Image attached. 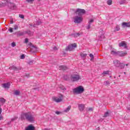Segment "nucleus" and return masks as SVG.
I'll return each mask as SVG.
<instances>
[{"instance_id": "7c9ffc66", "label": "nucleus", "mask_w": 130, "mask_h": 130, "mask_svg": "<svg viewBox=\"0 0 130 130\" xmlns=\"http://www.w3.org/2000/svg\"><path fill=\"white\" fill-rule=\"evenodd\" d=\"M89 56L91 57L90 60H93V59H94V55L92 54H89Z\"/></svg>"}, {"instance_id": "8fccbe9b", "label": "nucleus", "mask_w": 130, "mask_h": 130, "mask_svg": "<svg viewBox=\"0 0 130 130\" xmlns=\"http://www.w3.org/2000/svg\"><path fill=\"white\" fill-rule=\"evenodd\" d=\"M56 114H57V115H59V114H60V112L59 111H56L55 112Z\"/></svg>"}, {"instance_id": "5fc2aeb1", "label": "nucleus", "mask_w": 130, "mask_h": 130, "mask_svg": "<svg viewBox=\"0 0 130 130\" xmlns=\"http://www.w3.org/2000/svg\"><path fill=\"white\" fill-rule=\"evenodd\" d=\"M14 23V21L13 20L10 21V24H13Z\"/></svg>"}, {"instance_id": "7ed1b4c3", "label": "nucleus", "mask_w": 130, "mask_h": 130, "mask_svg": "<svg viewBox=\"0 0 130 130\" xmlns=\"http://www.w3.org/2000/svg\"><path fill=\"white\" fill-rule=\"evenodd\" d=\"M84 91L85 89H84L82 86H79L73 89V93L75 94H82Z\"/></svg>"}, {"instance_id": "79ce46f5", "label": "nucleus", "mask_w": 130, "mask_h": 130, "mask_svg": "<svg viewBox=\"0 0 130 130\" xmlns=\"http://www.w3.org/2000/svg\"><path fill=\"white\" fill-rule=\"evenodd\" d=\"M93 22H94V20L93 19H90L88 22V24H91V23H93Z\"/></svg>"}, {"instance_id": "3c124183", "label": "nucleus", "mask_w": 130, "mask_h": 130, "mask_svg": "<svg viewBox=\"0 0 130 130\" xmlns=\"http://www.w3.org/2000/svg\"><path fill=\"white\" fill-rule=\"evenodd\" d=\"M25 77H27V78H29V77H30V74H25Z\"/></svg>"}, {"instance_id": "412c9836", "label": "nucleus", "mask_w": 130, "mask_h": 130, "mask_svg": "<svg viewBox=\"0 0 130 130\" xmlns=\"http://www.w3.org/2000/svg\"><path fill=\"white\" fill-rule=\"evenodd\" d=\"M23 35H25L24 31V32L18 31L17 32V36H23Z\"/></svg>"}, {"instance_id": "f03ea898", "label": "nucleus", "mask_w": 130, "mask_h": 130, "mask_svg": "<svg viewBox=\"0 0 130 130\" xmlns=\"http://www.w3.org/2000/svg\"><path fill=\"white\" fill-rule=\"evenodd\" d=\"M21 119L22 120L26 119L28 121L32 122L34 121V117H33V115H31L30 113H25L21 114Z\"/></svg>"}, {"instance_id": "603ef678", "label": "nucleus", "mask_w": 130, "mask_h": 130, "mask_svg": "<svg viewBox=\"0 0 130 130\" xmlns=\"http://www.w3.org/2000/svg\"><path fill=\"white\" fill-rule=\"evenodd\" d=\"M33 62H34V61L32 60V61H30L29 62V64H32L33 63Z\"/></svg>"}, {"instance_id": "09e8293b", "label": "nucleus", "mask_w": 130, "mask_h": 130, "mask_svg": "<svg viewBox=\"0 0 130 130\" xmlns=\"http://www.w3.org/2000/svg\"><path fill=\"white\" fill-rule=\"evenodd\" d=\"M18 27L17 25L14 26V30H17L18 29Z\"/></svg>"}, {"instance_id": "13d9d810", "label": "nucleus", "mask_w": 130, "mask_h": 130, "mask_svg": "<svg viewBox=\"0 0 130 130\" xmlns=\"http://www.w3.org/2000/svg\"><path fill=\"white\" fill-rule=\"evenodd\" d=\"M126 67H127V66H128V64H126Z\"/></svg>"}, {"instance_id": "20e7f679", "label": "nucleus", "mask_w": 130, "mask_h": 130, "mask_svg": "<svg viewBox=\"0 0 130 130\" xmlns=\"http://www.w3.org/2000/svg\"><path fill=\"white\" fill-rule=\"evenodd\" d=\"M79 80H81V76L77 74L71 75V80L72 82H78Z\"/></svg>"}, {"instance_id": "cd10ccee", "label": "nucleus", "mask_w": 130, "mask_h": 130, "mask_svg": "<svg viewBox=\"0 0 130 130\" xmlns=\"http://www.w3.org/2000/svg\"><path fill=\"white\" fill-rule=\"evenodd\" d=\"M109 116V112H106L103 116V117H108Z\"/></svg>"}, {"instance_id": "6e6552de", "label": "nucleus", "mask_w": 130, "mask_h": 130, "mask_svg": "<svg viewBox=\"0 0 130 130\" xmlns=\"http://www.w3.org/2000/svg\"><path fill=\"white\" fill-rule=\"evenodd\" d=\"M119 47H123V48H127V44L125 41H122L118 44Z\"/></svg>"}, {"instance_id": "1a4fd4ad", "label": "nucleus", "mask_w": 130, "mask_h": 130, "mask_svg": "<svg viewBox=\"0 0 130 130\" xmlns=\"http://www.w3.org/2000/svg\"><path fill=\"white\" fill-rule=\"evenodd\" d=\"M62 97H63V95L60 94L59 98H54L53 99V100L54 101H55V102H57V103H58V102H61V101H62Z\"/></svg>"}, {"instance_id": "2eb2a0df", "label": "nucleus", "mask_w": 130, "mask_h": 130, "mask_svg": "<svg viewBox=\"0 0 130 130\" xmlns=\"http://www.w3.org/2000/svg\"><path fill=\"white\" fill-rule=\"evenodd\" d=\"M35 127L32 125H28L26 128L25 130H35Z\"/></svg>"}, {"instance_id": "f3484780", "label": "nucleus", "mask_w": 130, "mask_h": 130, "mask_svg": "<svg viewBox=\"0 0 130 130\" xmlns=\"http://www.w3.org/2000/svg\"><path fill=\"white\" fill-rule=\"evenodd\" d=\"M111 54H113V55H118V51H116V50H114L111 51Z\"/></svg>"}, {"instance_id": "423d86ee", "label": "nucleus", "mask_w": 130, "mask_h": 130, "mask_svg": "<svg viewBox=\"0 0 130 130\" xmlns=\"http://www.w3.org/2000/svg\"><path fill=\"white\" fill-rule=\"evenodd\" d=\"M74 23L76 24H80L83 21V17L80 16H76L74 17Z\"/></svg>"}, {"instance_id": "f257e3e1", "label": "nucleus", "mask_w": 130, "mask_h": 130, "mask_svg": "<svg viewBox=\"0 0 130 130\" xmlns=\"http://www.w3.org/2000/svg\"><path fill=\"white\" fill-rule=\"evenodd\" d=\"M6 6H8L11 10H15L16 8V5L14 3H11L10 1L4 0L0 3L1 7H6Z\"/></svg>"}, {"instance_id": "a18cd8bd", "label": "nucleus", "mask_w": 130, "mask_h": 130, "mask_svg": "<svg viewBox=\"0 0 130 130\" xmlns=\"http://www.w3.org/2000/svg\"><path fill=\"white\" fill-rule=\"evenodd\" d=\"M88 111H93V108H88Z\"/></svg>"}, {"instance_id": "b1692460", "label": "nucleus", "mask_w": 130, "mask_h": 130, "mask_svg": "<svg viewBox=\"0 0 130 130\" xmlns=\"http://www.w3.org/2000/svg\"><path fill=\"white\" fill-rule=\"evenodd\" d=\"M14 95L16 96H19L20 95V91L19 90H15L14 93Z\"/></svg>"}, {"instance_id": "c85d7f7f", "label": "nucleus", "mask_w": 130, "mask_h": 130, "mask_svg": "<svg viewBox=\"0 0 130 130\" xmlns=\"http://www.w3.org/2000/svg\"><path fill=\"white\" fill-rule=\"evenodd\" d=\"M107 4L109 6H111L112 5V0H109L107 1Z\"/></svg>"}, {"instance_id": "f704fd0d", "label": "nucleus", "mask_w": 130, "mask_h": 130, "mask_svg": "<svg viewBox=\"0 0 130 130\" xmlns=\"http://www.w3.org/2000/svg\"><path fill=\"white\" fill-rule=\"evenodd\" d=\"M19 18H21V19H24V15L23 14H19Z\"/></svg>"}, {"instance_id": "4be33fe9", "label": "nucleus", "mask_w": 130, "mask_h": 130, "mask_svg": "<svg viewBox=\"0 0 130 130\" xmlns=\"http://www.w3.org/2000/svg\"><path fill=\"white\" fill-rule=\"evenodd\" d=\"M41 24V21H40V20H38V21H37L36 24H35L34 25V27H36V26H39V25H40Z\"/></svg>"}, {"instance_id": "72a5a7b5", "label": "nucleus", "mask_w": 130, "mask_h": 130, "mask_svg": "<svg viewBox=\"0 0 130 130\" xmlns=\"http://www.w3.org/2000/svg\"><path fill=\"white\" fill-rule=\"evenodd\" d=\"M35 0H26V1L27 3H29V4H32V3H33V2H34Z\"/></svg>"}, {"instance_id": "4c0bfd02", "label": "nucleus", "mask_w": 130, "mask_h": 130, "mask_svg": "<svg viewBox=\"0 0 130 130\" xmlns=\"http://www.w3.org/2000/svg\"><path fill=\"white\" fill-rule=\"evenodd\" d=\"M11 46H12L13 47H16V43L13 42V43H11Z\"/></svg>"}, {"instance_id": "e433bc0d", "label": "nucleus", "mask_w": 130, "mask_h": 130, "mask_svg": "<svg viewBox=\"0 0 130 130\" xmlns=\"http://www.w3.org/2000/svg\"><path fill=\"white\" fill-rule=\"evenodd\" d=\"M90 28H91V24H90V23H89L88 25H87V26H86V29H87V30H89V29H90Z\"/></svg>"}, {"instance_id": "39448f33", "label": "nucleus", "mask_w": 130, "mask_h": 130, "mask_svg": "<svg viewBox=\"0 0 130 130\" xmlns=\"http://www.w3.org/2000/svg\"><path fill=\"white\" fill-rule=\"evenodd\" d=\"M76 47H77V44H76V43H74L68 45L66 47V51H72V50H74Z\"/></svg>"}, {"instance_id": "ea45409f", "label": "nucleus", "mask_w": 130, "mask_h": 130, "mask_svg": "<svg viewBox=\"0 0 130 130\" xmlns=\"http://www.w3.org/2000/svg\"><path fill=\"white\" fill-rule=\"evenodd\" d=\"M79 36H80V34L79 33L74 34V37H79Z\"/></svg>"}, {"instance_id": "0eeeda50", "label": "nucleus", "mask_w": 130, "mask_h": 130, "mask_svg": "<svg viewBox=\"0 0 130 130\" xmlns=\"http://www.w3.org/2000/svg\"><path fill=\"white\" fill-rule=\"evenodd\" d=\"M86 13V11L84 9H77L76 11L75 12V14L77 15V16H79L82 17V15L83 14H85Z\"/></svg>"}, {"instance_id": "9b49d317", "label": "nucleus", "mask_w": 130, "mask_h": 130, "mask_svg": "<svg viewBox=\"0 0 130 130\" xmlns=\"http://www.w3.org/2000/svg\"><path fill=\"white\" fill-rule=\"evenodd\" d=\"M127 54V53L126 52H123V51H118V55L119 56H124Z\"/></svg>"}, {"instance_id": "49530a36", "label": "nucleus", "mask_w": 130, "mask_h": 130, "mask_svg": "<svg viewBox=\"0 0 130 130\" xmlns=\"http://www.w3.org/2000/svg\"><path fill=\"white\" fill-rule=\"evenodd\" d=\"M21 59L25 58V55H24V54L21 55Z\"/></svg>"}, {"instance_id": "6e6d98bb", "label": "nucleus", "mask_w": 130, "mask_h": 130, "mask_svg": "<svg viewBox=\"0 0 130 130\" xmlns=\"http://www.w3.org/2000/svg\"><path fill=\"white\" fill-rule=\"evenodd\" d=\"M53 49H54V50H57V48H56V47H54L53 48Z\"/></svg>"}, {"instance_id": "bf43d9fd", "label": "nucleus", "mask_w": 130, "mask_h": 130, "mask_svg": "<svg viewBox=\"0 0 130 130\" xmlns=\"http://www.w3.org/2000/svg\"><path fill=\"white\" fill-rule=\"evenodd\" d=\"M124 74L125 75V72H124Z\"/></svg>"}, {"instance_id": "c03bdc74", "label": "nucleus", "mask_w": 130, "mask_h": 130, "mask_svg": "<svg viewBox=\"0 0 130 130\" xmlns=\"http://www.w3.org/2000/svg\"><path fill=\"white\" fill-rule=\"evenodd\" d=\"M28 45H29V46H32V47H35L31 43H29L28 44Z\"/></svg>"}, {"instance_id": "ddd939ff", "label": "nucleus", "mask_w": 130, "mask_h": 130, "mask_svg": "<svg viewBox=\"0 0 130 130\" xmlns=\"http://www.w3.org/2000/svg\"><path fill=\"white\" fill-rule=\"evenodd\" d=\"M114 66L118 68L119 66H120V61H119L118 60H115L113 61Z\"/></svg>"}, {"instance_id": "f8f14e48", "label": "nucleus", "mask_w": 130, "mask_h": 130, "mask_svg": "<svg viewBox=\"0 0 130 130\" xmlns=\"http://www.w3.org/2000/svg\"><path fill=\"white\" fill-rule=\"evenodd\" d=\"M78 108H79L80 111H84V109H85V105L82 104H79Z\"/></svg>"}, {"instance_id": "a878e982", "label": "nucleus", "mask_w": 130, "mask_h": 130, "mask_svg": "<svg viewBox=\"0 0 130 130\" xmlns=\"http://www.w3.org/2000/svg\"><path fill=\"white\" fill-rule=\"evenodd\" d=\"M59 88L60 89H61V90H63V91H66V87H64L63 86V85H59Z\"/></svg>"}, {"instance_id": "c9c22d12", "label": "nucleus", "mask_w": 130, "mask_h": 130, "mask_svg": "<svg viewBox=\"0 0 130 130\" xmlns=\"http://www.w3.org/2000/svg\"><path fill=\"white\" fill-rule=\"evenodd\" d=\"M16 119H18V117H14V118L11 119V121H14V120H16Z\"/></svg>"}, {"instance_id": "dca6fc26", "label": "nucleus", "mask_w": 130, "mask_h": 130, "mask_svg": "<svg viewBox=\"0 0 130 130\" xmlns=\"http://www.w3.org/2000/svg\"><path fill=\"white\" fill-rule=\"evenodd\" d=\"M59 70H62V71H67L68 70V67L64 66H61L59 67Z\"/></svg>"}, {"instance_id": "393cba45", "label": "nucleus", "mask_w": 130, "mask_h": 130, "mask_svg": "<svg viewBox=\"0 0 130 130\" xmlns=\"http://www.w3.org/2000/svg\"><path fill=\"white\" fill-rule=\"evenodd\" d=\"M0 102H1V103H3V104L6 103V99H5L3 98H1L0 99Z\"/></svg>"}, {"instance_id": "c756f323", "label": "nucleus", "mask_w": 130, "mask_h": 130, "mask_svg": "<svg viewBox=\"0 0 130 130\" xmlns=\"http://www.w3.org/2000/svg\"><path fill=\"white\" fill-rule=\"evenodd\" d=\"M120 5H123L124 4H125V0H121L120 2H119Z\"/></svg>"}, {"instance_id": "5701e85b", "label": "nucleus", "mask_w": 130, "mask_h": 130, "mask_svg": "<svg viewBox=\"0 0 130 130\" xmlns=\"http://www.w3.org/2000/svg\"><path fill=\"white\" fill-rule=\"evenodd\" d=\"M124 67H125V64H123V63H120V66L118 68L120 69H124Z\"/></svg>"}, {"instance_id": "de8ad7c7", "label": "nucleus", "mask_w": 130, "mask_h": 130, "mask_svg": "<svg viewBox=\"0 0 130 130\" xmlns=\"http://www.w3.org/2000/svg\"><path fill=\"white\" fill-rule=\"evenodd\" d=\"M4 119V117L2 115H0V120H3Z\"/></svg>"}, {"instance_id": "58836bf2", "label": "nucleus", "mask_w": 130, "mask_h": 130, "mask_svg": "<svg viewBox=\"0 0 130 130\" xmlns=\"http://www.w3.org/2000/svg\"><path fill=\"white\" fill-rule=\"evenodd\" d=\"M110 81H109V80L106 81V86H107L108 85H110Z\"/></svg>"}, {"instance_id": "6ab92c4d", "label": "nucleus", "mask_w": 130, "mask_h": 130, "mask_svg": "<svg viewBox=\"0 0 130 130\" xmlns=\"http://www.w3.org/2000/svg\"><path fill=\"white\" fill-rule=\"evenodd\" d=\"M71 108H72V106H69L66 109L64 110V112H69L70 110H71Z\"/></svg>"}, {"instance_id": "a19ab883", "label": "nucleus", "mask_w": 130, "mask_h": 130, "mask_svg": "<svg viewBox=\"0 0 130 130\" xmlns=\"http://www.w3.org/2000/svg\"><path fill=\"white\" fill-rule=\"evenodd\" d=\"M9 31H10V33H13V28L10 27L9 29Z\"/></svg>"}, {"instance_id": "bb28decb", "label": "nucleus", "mask_w": 130, "mask_h": 130, "mask_svg": "<svg viewBox=\"0 0 130 130\" xmlns=\"http://www.w3.org/2000/svg\"><path fill=\"white\" fill-rule=\"evenodd\" d=\"M120 30V27L119 25H116L115 28V31H119Z\"/></svg>"}, {"instance_id": "4468645a", "label": "nucleus", "mask_w": 130, "mask_h": 130, "mask_svg": "<svg viewBox=\"0 0 130 130\" xmlns=\"http://www.w3.org/2000/svg\"><path fill=\"white\" fill-rule=\"evenodd\" d=\"M11 86V84H10V82L4 83L3 85V86L4 88H5V89H8L10 88V86Z\"/></svg>"}, {"instance_id": "9d476101", "label": "nucleus", "mask_w": 130, "mask_h": 130, "mask_svg": "<svg viewBox=\"0 0 130 130\" xmlns=\"http://www.w3.org/2000/svg\"><path fill=\"white\" fill-rule=\"evenodd\" d=\"M122 27V28H130V22H123Z\"/></svg>"}, {"instance_id": "37998d69", "label": "nucleus", "mask_w": 130, "mask_h": 130, "mask_svg": "<svg viewBox=\"0 0 130 130\" xmlns=\"http://www.w3.org/2000/svg\"><path fill=\"white\" fill-rule=\"evenodd\" d=\"M28 42H29V40L28 39V38H26V39H25V42H24V43H28Z\"/></svg>"}, {"instance_id": "a211bd4d", "label": "nucleus", "mask_w": 130, "mask_h": 130, "mask_svg": "<svg viewBox=\"0 0 130 130\" xmlns=\"http://www.w3.org/2000/svg\"><path fill=\"white\" fill-rule=\"evenodd\" d=\"M80 56L82 58H85L86 57V56H87V54L81 52V53H80Z\"/></svg>"}, {"instance_id": "4d7b16f0", "label": "nucleus", "mask_w": 130, "mask_h": 130, "mask_svg": "<svg viewBox=\"0 0 130 130\" xmlns=\"http://www.w3.org/2000/svg\"><path fill=\"white\" fill-rule=\"evenodd\" d=\"M0 114H2V108H0Z\"/></svg>"}, {"instance_id": "864d4df0", "label": "nucleus", "mask_w": 130, "mask_h": 130, "mask_svg": "<svg viewBox=\"0 0 130 130\" xmlns=\"http://www.w3.org/2000/svg\"><path fill=\"white\" fill-rule=\"evenodd\" d=\"M127 110H129L130 111V105L127 106Z\"/></svg>"}, {"instance_id": "2f4dec72", "label": "nucleus", "mask_w": 130, "mask_h": 130, "mask_svg": "<svg viewBox=\"0 0 130 130\" xmlns=\"http://www.w3.org/2000/svg\"><path fill=\"white\" fill-rule=\"evenodd\" d=\"M25 34H28V35H30L31 34V31L30 30H27L26 31H24Z\"/></svg>"}, {"instance_id": "aec40b11", "label": "nucleus", "mask_w": 130, "mask_h": 130, "mask_svg": "<svg viewBox=\"0 0 130 130\" xmlns=\"http://www.w3.org/2000/svg\"><path fill=\"white\" fill-rule=\"evenodd\" d=\"M11 70H14V71H19L20 70H21L20 68H18L17 67H16L15 66H12L11 68Z\"/></svg>"}, {"instance_id": "473e14b6", "label": "nucleus", "mask_w": 130, "mask_h": 130, "mask_svg": "<svg viewBox=\"0 0 130 130\" xmlns=\"http://www.w3.org/2000/svg\"><path fill=\"white\" fill-rule=\"evenodd\" d=\"M109 74V71H104L103 73V75H108Z\"/></svg>"}]
</instances>
